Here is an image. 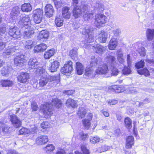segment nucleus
<instances>
[{"mask_svg":"<svg viewBox=\"0 0 154 154\" xmlns=\"http://www.w3.org/2000/svg\"><path fill=\"white\" fill-rule=\"evenodd\" d=\"M11 69L10 67L6 66H4L1 70V73L3 75H5L9 73L10 70Z\"/></svg>","mask_w":154,"mask_h":154,"instance_id":"3c124183","label":"nucleus"},{"mask_svg":"<svg viewBox=\"0 0 154 154\" xmlns=\"http://www.w3.org/2000/svg\"><path fill=\"white\" fill-rule=\"evenodd\" d=\"M48 82L47 78V75L46 76L42 75L39 80V85L41 87H43Z\"/></svg>","mask_w":154,"mask_h":154,"instance_id":"f704fd0d","label":"nucleus"},{"mask_svg":"<svg viewBox=\"0 0 154 154\" xmlns=\"http://www.w3.org/2000/svg\"><path fill=\"white\" fill-rule=\"evenodd\" d=\"M137 51L140 55L142 56H145L146 52L145 48L144 47H141L138 49Z\"/></svg>","mask_w":154,"mask_h":154,"instance_id":"052dcab7","label":"nucleus"},{"mask_svg":"<svg viewBox=\"0 0 154 154\" xmlns=\"http://www.w3.org/2000/svg\"><path fill=\"white\" fill-rule=\"evenodd\" d=\"M66 103L68 106H71L72 108H75L77 106L76 101L71 98L68 99L66 100Z\"/></svg>","mask_w":154,"mask_h":154,"instance_id":"ea45409f","label":"nucleus"},{"mask_svg":"<svg viewBox=\"0 0 154 154\" xmlns=\"http://www.w3.org/2000/svg\"><path fill=\"white\" fill-rule=\"evenodd\" d=\"M26 62V60L24 59V56L23 55H18L14 59L15 65L20 67L23 66Z\"/></svg>","mask_w":154,"mask_h":154,"instance_id":"9d476101","label":"nucleus"},{"mask_svg":"<svg viewBox=\"0 0 154 154\" xmlns=\"http://www.w3.org/2000/svg\"><path fill=\"white\" fill-rule=\"evenodd\" d=\"M111 148V147L108 146L105 144L102 146L101 147H99L97 151L100 152H104L110 149Z\"/></svg>","mask_w":154,"mask_h":154,"instance_id":"a18cd8bd","label":"nucleus"},{"mask_svg":"<svg viewBox=\"0 0 154 154\" xmlns=\"http://www.w3.org/2000/svg\"><path fill=\"white\" fill-rule=\"evenodd\" d=\"M37 128L34 127L33 128L31 129L30 131L29 130L26 128H23L20 129L19 131V133L20 134H29L30 132H32V133L36 132Z\"/></svg>","mask_w":154,"mask_h":154,"instance_id":"a878e982","label":"nucleus"},{"mask_svg":"<svg viewBox=\"0 0 154 154\" xmlns=\"http://www.w3.org/2000/svg\"><path fill=\"white\" fill-rule=\"evenodd\" d=\"M8 33L11 37L15 39L19 38L21 36L20 30L17 27H11L9 29Z\"/></svg>","mask_w":154,"mask_h":154,"instance_id":"39448f33","label":"nucleus"},{"mask_svg":"<svg viewBox=\"0 0 154 154\" xmlns=\"http://www.w3.org/2000/svg\"><path fill=\"white\" fill-rule=\"evenodd\" d=\"M81 149L82 151L85 154H89V151L86 148L85 145H82L81 146Z\"/></svg>","mask_w":154,"mask_h":154,"instance_id":"0e129e2a","label":"nucleus"},{"mask_svg":"<svg viewBox=\"0 0 154 154\" xmlns=\"http://www.w3.org/2000/svg\"><path fill=\"white\" fill-rule=\"evenodd\" d=\"M93 115L91 113L88 114V119H84L82 120V124L84 125H90V121L92 119Z\"/></svg>","mask_w":154,"mask_h":154,"instance_id":"4c0bfd02","label":"nucleus"},{"mask_svg":"<svg viewBox=\"0 0 154 154\" xmlns=\"http://www.w3.org/2000/svg\"><path fill=\"white\" fill-rule=\"evenodd\" d=\"M105 59L106 61L109 63L110 67L116 66V59L114 57L109 55Z\"/></svg>","mask_w":154,"mask_h":154,"instance_id":"4be33fe9","label":"nucleus"},{"mask_svg":"<svg viewBox=\"0 0 154 154\" xmlns=\"http://www.w3.org/2000/svg\"><path fill=\"white\" fill-rule=\"evenodd\" d=\"M111 71L109 70V77H111L112 76H116L120 72L118 69L116 68L115 66H113L110 67Z\"/></svg>","mask_w":154,"mask_h":154,"instance_id":"7c9ffc66","label":"nucleus"},{"mask_svg":"<svg viewBox=\"0 0 154 154\" xmlns=\"http://www.w3.org/2000/svg\"><path fill=\"white\" fill-rule=\"evenodd\" d=\"M6 29L5 26L0 27V40H2V37L1 36H2L6 32Z\"/></svg>","mask_w":154,"mask_h":154,"instance_id":"e2e57ef3","label":"nucleus"},{"mask_svg":"<svg viewBox=\"0 0 154 154\" xmlns=\"http://www.w3.org/2000/svg\"><path fill=\"white\" fill-rule=\"evenodd\" d=\"M92 48L95 53L100 54L103 53L106 50L105 47L99 44L92 46Z\"/></svg>","mask_w":154,"mask_h":154,"instance_id":"ddd939ff","label":"nucleus"},{"mask_svg":"<svg viewBox=\"0 0 154 154\" xmlns=\"http://www.w3.org/2000/svg\"><path fill=\"white\" fill-rule=\"evenodd\" d=\"M69 10L70 8L68 7L65 6L63 8L62 10V15L64 18L69 19L70 18L71 13Z\"/></svg>","mask_w":154,"mask_h":154,"instance_id":"f3484780","label":"nucleus"},{"mask_svg":"<svg viewBox=\"0 0 154 154\" xmlns=\"http://www.w3.org/2000/svg\"><path fill=\"white\" fill-rule=\"evenodd\" d=\"M107 36L108 34L106 32L102 31L99 34L97 40L100 42L104 43L106 42Z\"/></svg>","mask_w":154,"mask_h":154,"instance_id":"6ab92c4d","label":"nucleus"},{"mask_svg":"<svg viewBox=\"0 0 154 154\" xmlns=\"http://www.w3.org/2000/svg\"><path fill=\"white\" fill-rule=\"evenodd\" d=\"M79 135L81 139L85 140L88 137V135L86 133H84L83 132H81L79 133Z\"/></svg>","mask_w":154,"mask_h":154,"instance_id":"680f3d73","label":"nucleus"},{"mask_svg":"<svg viewBox=\"0 0 154 154\" xmlns=\"http://www.w3.org/2000/svg\"><path fill=\"white\" fill-rule=\"evenodd\" d=\"M85 40L87 43H90L94 41L93 33L91 34L88 35V36L85 38Z\"/></svg>","mask_w":154,"mask_h":154,"instance_id":"4d7b16f0","label":"nucleus"},{"mask_svg":"<svg viewBox=\"0 0 154 154\" xmlns=\"http://www.w3.org/2000/svg\"><path fill=\"white\" fill-rule=\"evenodd\" d=\"M76 72L79 75H82L84 70V67L82 63L79 62L76 63Z\"/></svg>","mask_w":154,"mask_h":154,"instance_id":"aec40b11","label":"nucleus"},{"mask_svg":"<svg viewBox=\"0 0 154 154\" xmlns=\"http://www.w3.org/2000/svg\"><path fill=\"white\" fill-rule=\"evenodd\" d=\"M109 91L117 93H119L123 91V90L121 89V87L117 85L111 86L109 88Z\"/></svg>","mask_w":154,"mask_h":154,"instance_id":"72a5a7b5","label":"nucleus"},{"mask_svg":"<svg viewBox=\"0 0 154 154\" xmlns=\"http://www.w3.org/2000/svg\"><path fill=\"white\" fill-rule=\"evenodd\" d=\"M2 85L3 87L11 86L13 85L12 81L10 80H4L2 82Z\"/></svg>","mask_w":154,"mask_h":154,"instance_id":"09e8293b","label":"nucleus"},{"mask_svg":"<svg viewBox=\"0 0 154 154\" xmlns=\"http://www.w3.org/2000/svg\"><path fill=\"white\" fill-rule=\"evenodd\" d=\"M43 10L40 8L33 11V20L35 23L38 24L41 23L43 17Z\"/></svg>","mask_w":154,"mask_h":154,"instance_id":"20e7f679","label":"nucleus"},{"mask_svg":"<svg viewBox=\"0 0 154 154\" xmlns=\"http://www.w3.org/2000/svg\"><path fill=\"white\" fill-rule=\"evenodd\" d=\"M48 141V137L45 135H42L38 137L36 139V144L42 145L46 143Z\"/></svg>","mask_w":154,"mask_h":154,"instance_id":"2eb2a0df","label":"nucleus"},{"mask_svg":"<svg viewBox=\"0 0 154 154\" xmlns=\"http://www.w3.org/2000/svg\"><path fill=\"white\" fill-rule=\"evenodd\" d=\"M137 71L138 73L140 75H144L145 76L150 75L149 71L146 68H144L142 69L138 70Z\"/></svg>","mask_w":154,"mask_h":154,"instance_id":"de8ad7c7","label":"nucleus"},{"mask_svg":"<svg viewBox=\"0 0 154 154\" xmlns=\"http://www.w3.org/2000/svg\"><path fill=\"white\" fill-rule=\"evenodd\" d=\"M91 64L94 65V64H98V59L95 57H92L91 58Z\"/></svg>","mask_w":154,"mask_h":154,"instance_id":"774afa93","label":"nucleus"},{"mask_svg":"<svg viewBox=\"0 0 154 154\" xmlns=\"http://www.w3.org/2000/svg\"><path fill=\"white\" fill-rule=\"evenodd\" d=\"M145 62L143 60H141L140 61L137 62L135 65V67L137 69L142 68L144 66Z\"/></svg>","mask_w":154,"mask_h":154,"instance_id":"13d9d810","label":"nucleus"},{"mask_svg":"<svg viewBox=\"0 0 154 154\" xmlns=\"http://www.w3.org/2000/svg\"><path fill=\"white\" fill-rule=\"evenodd\" d=\"M47 48V46L46 44L42 43L35 46L34 48V51L35 53L42 52L46 50Z\"/></svg>","mask_w":154,"mask_h":154,"instance_id":"393cba45","label":"nucleus"},{"mask_svg":"<svg viewBox=\"0 0 154 154\" xmlns=\"http://www.w3.org/2000/svg\"><path fill=\"white\" fill-rule=\"evenodd\" d=\"M109 69L108 66L106 64L100 65L96 70V72L97 74L106 75L107 77L109 76Z\"/></svg>","mask_w":154,"mask_h":154,"instance_id":"423d86ee","label":"nucleus"},{"mask_svg":"<svg viewBox=\"0 0 154 154\" xmlns=\"http://www.w3.org/2000/svg\"><path fill=\"white\" fill-rule=\"evenodd\" d=\"M117 59L119 62L122 64H123L125 62L124 60L123 57V54L121 52L118 54Z\"/></svg>","mask_w":154,"mask_h":154,"instance_id":"5fc2aeb1","label":"nucleus"},{"mask_svg":"<svg viewBox=\"0 0 154 154\" xmlns=\"http://www.w3.org/2000/svg\"><path fill=\"white\" fill-rule=\"evenodd\" d=\"M21 9L23 12H29L32 9L30 3H26L22 5L21 6Z\"/></svg>","mask_w":154,"mask_h":154,"instance_id":"c9c22d12","label":"nucleus"},{"mask_svg":"<svg viewBox=\"0 0 154 154\" xmlns=\"http://www.w3.org/2000/svg\"><path fill=\"white\" fill-rule=\"evenodd\" d=\"M54 53L55 51L54 49H50L45 52L44 57L45 59H49L54 55Z\"/></svg>","mask_w":154,"mask_h":154,"instance_id":"79ce46f5","label":"nucleus"},{"mask_svg":"<svg viewBox=\"0 0 154 154\" xmlns=\"http://www.w3.org/2000/svg\"><path fill=\"white\" fill-rule=\"evenodd\" d=\"M96 71L92 69L91 68L87 67L86 68L85 75L89 78H93L96 75Z\"/></svg>","mask_w":154,"mask_h":154,"instance_id":"dca6fc26","label":"nucleus"},{"mask_svg":"<svg viewBox=\"0 0 154 154\" xmlns=\"http://www.w3.org/2000/svg\"><path fill=\"white\" fill-rule=\"evenodd\" d=\"M125 123L126 125H131L132 121L128 117H126L125 119Z\"/></svg>","mask_w":154,"mask_h":154,"instance_id":"69168bd1","label":"nucleus"},{"mask_svg":"<svg viewBox=\"0 0 154 154\" xmlns=\"http://www.w3.org/2000/svg\"><path fill=\"white\" fill-rule=\"evenodd\" d=\"M45 12L46 17L48 18L52 17L54 12L52 6L50 4H47L45 8Z\"/></svg>","mask_w":154,"mask_h":154,"instance_id":"9b49d317","label":"nucleus"},{"mask_svg":"<svg viewBox=\"0 0 154 154\" xmlns=\"http://www.w3.org/2000/svg\"><path fill=\"white\" fill-rule=\"evenodd\" d=\"M105 59L106 61L109 63L110 67L116 66V59L114 57L109 55Z\"/></svg>","mask_w":154,"mask_h":154,"instance_id":"412c9836","label":"nucleus"},{"mask_svg":"<svg viewBox=\"0 0 154 154\" xmlns=\"http://www.w3.org/2000/svg\"><path fill=\"white\" fill-rule=\"evenodd\" d=\"M20 8L18 6L14 7L10 13L11 16L12 18H16L20 14Z\"/></svg>","mask_w":154,"mask_h":154,"instance_id":"cd10ccee","label":"nucleus"},{"mask_svg":"<svg viewBox=\"0 0 154 154\" xmlns=\"http://www.w3.org/2000/svg\"><path fill=\"white\" fill-rule=\"evenodd\" d=\"M102 140V139H100L99 137L95 136L91 137L90 141L92 144H95L96 143L100 142Z\"/></svg>","mask_w":154,"mask_h":154,"instance_id":"49530a36","label":"nucleus"},{"mask_svg":"<svg viewBox=\"0 0 154 154\" xmlns=\"http://www.w3.org/2000/svg\"><path fill=\"white\" fill-rule=\"evenodd\" d=\"M87 113L86 110L84 108L80 107L79 108L77 115L79 117L81 118H84Z\"/></svg>","mask_w":154,"mask_h":154,"instance_id":"a19ab883","label":"nucleus"},{"mask_svg":"<svg viewBox=\"0 0 154 154\" xmlns=\"http://www.w3.org/2000/svg\"><path fill=\"white\" fill-rule=\"evenodd\" d=\"M15 50V49L13 46H9L3 53V55L6 57H7V56L11 55V53L14 52Z\"/></svg>","mask_w":154,"mask_h":154,"instance_id":"e433bc0d","label":"nucleus"},{"mask_svg":"<svg viewBox=\"0 0 154 154\" xmlns=\"http://www.w3.org/2000/svg\"><path fill=\"white\" fill-rule=\"evenodd\" d=\"M77 51L75 49H72L71 50L69 53L70 55L72 57H75L76 55Z\"/></svg>","mask_w":154,"mask_h":154,"instance_id":"338daca9","label":"nucleus"},{"mask_svg":"<svg viewBox=\"0 0 154 154\" xmlns=\"http://www.w3.org/2000/svg\"><path fill=\"white\" fill-rule=\"evenodd\" d=\"M49 32L47 30H43L41 31L39 34V37L40 39L43 38L48 39L49 36Z\"/></svg>","mask_w":154,"mask_h":154,"instance_id":"58836bf2","label":"nucleus"},{"mask_svg":"<svg viewBox=\"0 0 154 154\" xmlns=\"http://www.w3.org/2000/svg\"><path fill=\"white\" fill-rule=\"evenodd\" d=\"M72 64V63L71 61L67 62L61 69V72L65 73L71 72L73 70Z\"/></svg>","mask_w":154,"mask_h":154,"instance_id":"f8f14e48","label":"nucleus"},{"mask_svg":"<svg viewBox=\"0 0 154 154\" xmlns=\"http://www.w3.org/2000/svg\"><path fill=\"white\" fill-rule=\"evenodd\" d=\"M21 31H22L23 36L25 38L30 37L34 33L33 29L31 26L23 27Z\"/></svg>","mask_w":154,"mask_h":154,"instance_id":"1a4fd4ad","label":"nucleus"},{"mask_svg":"<svg viewBox=\"0 0 154 154\" xmlns=\"http://www.w3.org/2000/svg\"><path fill=\"white\" fill-rule=\"evenodd\" d=\"M80 31L82 34L88 35L92 33L93 29L88 26H86L80 29Z\"/></svg>","mask_w":154,"mask_h":154,"instance_id":"bb28decb","label":"nucleus"},{"mask_svg":"<svg viewBox=\"0 0 154 154\" xmlns=\"http://www.w3.org/2000/svg\"><path fill=\"white\" fill-rule=\"evenodd\" d=\"M61 101L57 98L52 100L51 104L46 103L42 104L41 106L40 110L45 115L51 116L53 114L52 106H54L57 108H59L61 107Z\"/></svg>","mask_w":154,"mask_h":154,"instance_id":"f257e3e1","label":"nucleus"},{"mask_svg":"<svg viewBox=\"0 0 154 154\" xmlns=\"http://www.w3.org/2000/svg\"><path fill=\"white\" fill-rule=\"evenodd\" d=\"M47 78L48 82H52L54 85H57L60 82V77L58 75L55 76L47 75Z\"/></svg>","mask_w":154,"mask_h":154,"instance_id":"5701e85b","label":"nucleus"},{"mask_svg":"<svg viewBox=\"0 0 154 154\" xmlns=\"http://www.w3.org/2000/svg\"><path fill=\"white\" fill-rule=\"evenodd\" d=\"M18 81L20 83H28L30 78L29 74L26 72H21L17 77Z\"/></svg>","mask_w":154,"mask_h":154,"instance_id":"0eeeda50","label":"nucleus"},{"mask_svg":"<svg viewBox=\"0 0 154 154\" xmlns=\"http://www.w3.org/2000/svg\"><path fill=\"white\" fill-rule=\"evenodd\" d=\"M11 121L13 124L21 125L20 121L18 119L17 117L14 114L10 116Z\"/></svg>","mask_w":154,"mask_h":154,"instance_id":"c03bdc74","label":"nucleus"},{"mask_svg":"<svg viewBox=\"0 0 154 154\" xmlns=\"http://www.w3.org/2000/svg\"><path fill=\"white\" fill-rule=\"evenodd\" d=\"M60 65L59 63L57 61H54L51 63L50 70L51 72L56 71Z\"/></svg>","mask_w":154,"mask_h":154,"instance_id":"473e14b6","label":"nucleus"},{"mask_svg":"<svg viewBox=\"0 0 154 154\" xmlns=\"http://www.w3.org/2000/svg\"><path fill=\"white\" fill-rule=\"evenodd\" d=\"M92 6L95 10L100 12L103 11L104 9V5L101 2H96L95 4L92 3Z\"/></svg>","mask_w":154,"mask_h":154,"instance_id":"a211bd4d","label":"nucleus"},{"mask_svg":"<svg viewBox=\"0 0 154 154\" xmlns=\"http://www.w3.org/2000/svg\"><path fill=\"white\" fill-rule=\"evenodd\" d=\"M129 65L127 67H125L122 70V73L123 74L128 75L131 73V71L130 67Z\"/></svg>","mask_w":154,"mask_h":154,"instance_id":"6e6d98bb","label":"nucleus"},{"mask_svg":"<svg viewBox=\"0 0 154 154\" xmlns=\"http://www.w3.org/2000/svg\"><path fill=\"white\" fill-rule=\"evenodd\" d=\"M32 42L30 40L26 41L25 43V47L28 49H31L32 47Z\"/></svg>","mask_w":154,"mask_h":154,"instance_id":"bf43d9fd","label":"nucleus"},{"mask_svg":"<svg viewBox=\"0 0 154 154\" xmlns=\"http://www.w3.org/2000/svg\"><path fill=\"white\" fill-rule=\"evenodd\" d=\"M134 138L132 136H128L126 139V148L127 149H130L134 144Z\"/></svg>","mask_w":154,"mask_h":154,"instance_id":"c756f323","label":"nucleus"},{"mask_svg":"<svg viewBox=\"0 0 154 154\" xmlns=\"http://www.w3.org/2000/svg\"><path fill=\"white\" fill-rule=\"evenodd\" d=\"M54 2L55 6L57 8H60L64 4V2L62 0H54Z\"/></svg>","mask_w":154,"mask_h":154,"instance_id":"603ef678","label":"nucleus"},{"mask_svg":"<svg viewBox=\"0 0 154 154\" xmlns=\"http://www.w3.org/2000/svg\"><path fill=\"white\" fill-rule=\"evenodd\" d=\"M36 68V70L35 71V73L37 76H41L43 75L46 76L48 75L47 73L45 72V69H44L42 67H39Z\"/></svg>","mask_w":154,"mask_h":154,"instance_id":"2f4dec72","label":"nucleus"},{"mask_svg":"<svg viewBox=\"0 0 154 154\" xmlns=\"http://www.w3.org/2000/svg\"><path fill=\"white\" fill-rule=\"evenodd\" d=\"M63 20L60 18L56 17L55 20V24L57 27H60L63 25Z\"/></svg>","mask_w":154,"mask_h":154,"instance_id":"864d4df0","label":"nucleus"},{"mask_svg":"<svg viewBox=\"0 0 154 154\" xmlns=\"http://www.w3.org/2000/svg\"><path fill=\"white\" fill-rule=\"evenodd\" d=\"M44 149L46 152H48L54 151L55 149V147L53 145L49 144L44 148Z\"/></svg>","mask_w":154,"mask_h":154,"instance_id":"8fccbe9b","label":"nucleus"},{"mask_svg":"<svg viewBox=\"0 0 154 154\" xmlns=\"http://www.w3.org/2000/svg\"><path fill=\"white\" fill-rule=\"evenodd\" d=\"M118 45V42L116 38H112L109 42L108 48L110 50L115 49Z\"/></svg>","mask_w":154,"mask_h":154,"instance_id":"b1692460","label":"nucleus"},{"mask_svg":"<svg viewBox=\"0 0 154 154\" xmlns=\"http://www.w3.org/2000/svg\"><path fill=\"white\" fill-rule=\"evenodd\" d=\"M107 20V17L104 14H98L95 16L94 24L96 27L100 28L104 25Z\"/></svg>","mask_w":154,"mask_h":154,"instance_id":"7ed1b4c3","label":"nucleus"},{"mask_svg":"<svg viewBox=\"0 0 154 154\" xmlns=\"http://www.w3.org/2000/svg\"><path fill=\"white\" fill-rule=\"evenodd\" d=\"M147 39L149 41L154 39V29H148L146 31Z\"/></svg>","mask_w":154,"mask_h":154,"instance_id":"c85d7f7f","label":"nucleus"},{"mask_svg":"<svg viewBox=\"0 0 154 154\" xmlns=\"http://www.w3.org/2000/svg\"><path fill=\"white\" fill-rule=\"evenodd\" d=\"M88 5L86 4H82L80 6H74L72 12L73 16L78 18L82 14L88 9Z\"/></svg>","mask_w":154,"mask_h":154,"instance_id":"f03ea898","label":"nucleus"},{"mask_svg":"<svg viewBox=\"0 0 154 154\" xmlns=\"http://www.w3.org/2000/svg\"><path fill=\"white\" fill-rule=\"evenodd\" d=\"M93 17V14L92 13H90L87 10L83 14V17L85 20H91Z\"/></svg>","mask_w":154,"mask_h":154,"instance_id":"37998d69","label":"nucleus"},{"mask_svg":"<svg viewBox=\"0 0 154 154\" xmlns=\"http://www.w3.org/2000/svg\"><path fill=\"white\" fill-rule=\"evenodd\" d=\"M39 64V62L35 58H30L28 61V66L29 69H35Z\"/></svg>","mask_w":154,"mask_h":154,"instance_id":"4468645a","label":"nucleus"},{"mask_svg":"<svg viewBox=\"0 0 154 154\" xmlns=\"http://www.w3.org/2000/svg\"><path fill=\"white\" fill-rule=\"evenodd\" d=\"M18 24L22 28L30 26L31 20L30 17L29 15H26L22 17L19 21Z\"/></svg>","mask_w":154,"mask_h":154,"instance_id":"6e6552de","label":"nucleus"}]
</instances>
